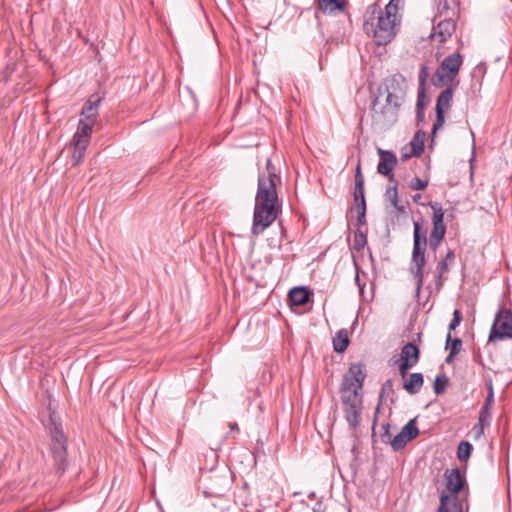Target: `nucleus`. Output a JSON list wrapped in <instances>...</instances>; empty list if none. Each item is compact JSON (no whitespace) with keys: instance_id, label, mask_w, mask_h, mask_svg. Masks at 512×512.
<instances>
[{"instance_id":"f257e3e1","label":"nucleus","mask_w":512,"mask_h":512,"mask_svg":"<svg viewBox=\"0 0 512 512\" xmlns=\"http://www.w3.org/2000/svg\"><path fill=\"white\" fill-rule=\"evenodd\" d=\"M281 183L280 176L272 166L271 160L266 163V172L258 177L257 192L253 213L251 232L258 236L264 232L277 218L279 199L277 184Z\"/></svg>"},{"instance_id":"f03ea898","label":"nucleus","mask_w":512,"mask_h":512,"mask_svg":"<svg viewBox=\"0 0 512 512\" xmlns=\"http://www.w3.org/2000/svg\"><path fill=\"white\" fill-rule=\"evenodd\" d=\"M406 95L405 79L400 75L386 78L378 87L371 106V117L374 125L389 128L397 120L400 107Z\"/></svg>"},{"instance_id":"7ed1b4c3","label":"nucleus","mask_w":512,"mask_h":512,"mask_svg":"<svg viewBox=\"0 0 512 512\" xmlns=\"http://www.w3.org/2000/svg\"><path fill=\"white\" fill-rule=\"evenodd\" d=\"M364 17L363 29L367 35L373 37L376 45L375 53L379 56V61H383L381 56L386 53V45L396 36V27L400 20L395 15L383 11L377 3L367 8Z\"/></svg>"},{"instance_id":"20e7f679","label":"nucleus","mask_w":512,"mask_h":512,"mask_svg":"<svg viewBox=\"0 0 512 512\" xmlns=\"http://www.w3.org/2000/svg\"><path fill=\"white\" fill-rule=\"evenodd\" d=\"M413 251L411 259V271L416 280V293L418 294L424 282L425 251L427 245V231L422 229L419 222H414Z\"/></svg>"},{"instance_id":"39448f33","label":"nucleus","mask_w":512,"mask_h":512,"mask_svg":"<svg viewBox=\"0 0 512 512\" xmlns=\"http://www.w3.org/2000/svg\"><path fill=\"white\" fill-rule=\"evenodd\" d=\"M48 430L51 438L50 452L54 460L56 472L62 475L67 467V437L61 424L57 423L52 415L50 416Z\"/></svg>"},{"instance_id":"423d86ee","label":"nucleus","mask_w":512,"mask_h":512,"mask_svg":"<svg viewBox=\"0 0 512 512\" xmlns=\"http://www.w3.org/2000/svg\"><path fill=\"white\" fill-rule=\"evenodd\" d=\"M428 205L433 211V228L430 233L429 245L431 250L436 251L446 234V227L444 225V210L439 202H429Z\"/></svg>"},{"instance_id":"0eeeda50","label":"nucleus","mask_w":512,"mask_h":512,"mask_svg":"<svg viewBox=\"0 0 512 512\" xmlns=\"http://www.w3.org/2000/svg\"><path fill=\"white\" fill-rule=\"evenodd\" d=\"M512 338V311L510 309H500L495 315L489 339L504 340Z\"/></svg>"},{"instance_id":"6e6552de","label":"nucleus","mask_w":512,"mask_h":512,"mask_svg":"<svg viewBox=\"0 0 512 512\" xmlns=\"http://www.w3.org/2000/svg\"><path fill=\"white\" fill-rule=\"evenodd\" d=\"M364 376L361 371L354 375L352 379H347L342 388V404L344 406H362V381Z\"/></svg>"},{"instance_id":"1a4fd4ad","label":"nucleus","mask_w":512,"mask_h":512,"mask_svg":"<svg viewBox=\"0 0 512 512\" xmlns=\"http://www.w3.org/2000/svg\"><path fill=\"white\" fill-rule=\"evenodd\" d=\"M420 358V351L419 348L411 343H406L400 352V357L396 361L399 368V373L402 378H406L408 375V370L414 367Z\"/></svg>"},{"instance_id":"9d476101","label":"nucleus","mask_w":512,"mask_h":512,"mask_svg":"<svg viewBox=\"0 0 512 512\" xmlns=\"http://www.w3.org/2000/svg\"><path fill=\"white\" fill-rule=\"evenodd\" d=\"M418 434L419 430L416 426V420L412 419L402 427L401 431L396 436L388 438L389 444L394 451H399L404 448L409 441L416 438Z\"/></svg>"},{"instance_id":"9b49d317","label":"nucleus","mask_w":512,"mask_h":512,"mask_svg":"<svg viewBox=\"0 0 512 512\" xmlns=\"http://www.w3.org/2000/svg\"><path fill=\"white\" fill-rule=\"evenodd\" d=\"M440 20L433 25L430 37L438 39L440 43H444L450 38L456 30V21L458 18H447L442 17Z\"/></svg>"},{"instance_id":"f8f14e48","label":"nucleus","mask_w":512,"mask_h":512,"mask_svg":"<svg viewBox=\"0 0 512 512\" xmlns=\"http://www.w3.org/2000/svg\"><path fill=\"white\" fill-rule=\"evenodd\" d=\"M378 154L380 159L377 165V172L381 175L387 176L389 182L394 181L392 171L397 164L396 155L392 151L381 148L378 149Z\"/></svg>"},{"instance_id":"ddd939ff","label":"nucleus","mask_w":512,"mask_h":512,"mask_svg":"<svg viewBox=\"0 0 512 512\" xmlns=\"http://www.w3.org/2000/svg\"><path fill=\"white\" fill-rule=\"evenodd\" d=\"M94 124L95 121L80 119L76 133L73 136L74 146L81 147L82 149L87 148Z\"/></svg>"},{"instance_id":"4468645a","label":"nucleus","mask_w":512,"mask_h":512,"mask_svg":"<svg viewBox=\"0 0 512 512\" xmlns=\"http://www.w3.org/2000/svg\"><path fill=\"white\" fill-rule=\"evenodd\" d=\"M465 504L466 503L463 500H460L457 495H447L442 493L438 512H464Z\"/></svg>"},{"instance_id":"2eb2a0df","label":"nucleus","mask_w":512,"mask_h":512,"mask_svg":"<svg viewBox=\"0 0 512 512\" xmlns=\"http://www.w3.org/2000/svg\"><path fill=\"white\" fill-rule=\"evenodd\" d=\"M312 292L305 286H297L288 292V302L291 306H303L310 302Z\"/></svg>"},{"instance_id":"dca6fc26","label":"nucleus","mask_w":512,"mask_h":512,"mask_svg":"<svg viewBox=\"0 0 512 512\" xmlns=\"http://www.w3.org/2000/svg\"><path fill=\"white\" fill-rule=\"evenodd\" d=\"M455 261L454 251L449 250L445 257L438 263L436 267V277H435V285L438 290L443 287L444 284V274L448 272L449 267Z\"/></svg>"},{"instance_id":"f3484780","label":"nucleus","mask_w":512,"mask_h":512,"mask_svg":"<svg viewBox=\"0 0 512 512\" xmlns=\"http://www.w3.org/2000/svg\"><path fill=\"white\" fill-rule=\"evenodd\" d=\"M446 489L452 493V495H456L463 487L465 479L461 475L460 470L458 468L446 470Z\"/></svg>"},{"instance_id":"a211bd4d","label":"nucleus","mask_w":512,"mask_h":512,"mask_svg":"<svg viewBox=\"0 0 512 512\" xmlns=\"http://www.w3.org/2000/svg\"><path fill=\"white\" fill-rule=\"evenodd\" d=\"M459 5L456 0H440L438 5V16H435L434 23L437 18H458Z\"/></svg>"},{"instance_id":"6ab92c4d","label":"nucleus","mask_w":512,"mask_h":512,"mask_svg":"<svg viewBox=\"0 0 512 512\" xmlns=\"http://www.w3.org/2000/svg\"><path fill=\"white\" fill-rule=\"evenodd\" d=\"M436 60L440 62V64H462L463 57L457 49L454 52L447 53V48L445 46H439L435 53Z\"/></svg>"},{"instance_id":"aec40b11","label":"nucleus","mask_w":512,"mask_h":512,"mask_svg":"<svg viewBox=\"0 0 512 512\" xmlns=\"http://www.w3.org/2000/svg\"><path fill=\"white\" fill-rule=\"evenodd\" d=\"M425 132L422 130H418L409 145L411 147V151L409 153H404L402 157L404 159H408L414 156H420L424 151V140H425Z\"/></svg>"},{"instance_id":"412c9836","label":"nucleus","mask_w":512,"mask_h":512,"mask_svg":"<svg viewBox=\"0 0 512 512\" xmlns=\"http://www.w3.org/2000/svg\"><path fill=\"white\" fill-rule=\"evenodd\" d=\"M428 76L427 66H422L419 72V86L417 93V103L416 108L424 109L426 104L428 103L426 96V79Z\"/></svg>"},{"instance_id":"4be33fe9","label":"nucleus","mask_w":512,"mask_h":512,"mask_svg":"<svg viewBox=\"0 0 512 512\" xmlns=\"http://www.w3.org/2000/svg\"><path fill=\"white\" fill-rule=\"evenodd\" d=\"M101 98L95 95H92L86 104L83 106L81 115L84 117V121H95V116L98 113V108L101 102Z\"/></svg>"},{"instance_id":"5701e85b","label":"nucleus","mask_w":512,"mask_h":512,"mask_svg":"<svg viewBox=\"0 0 512 512\" xmlns=\"http://www.w3.org/2000/svg\"><path fill=\"white\" fill-rule=\"evenodd\" d=\"M424 383L422 373L416 372L409 375L403 382V388L411 395L417 394Z\"/></svg>"},{"instance_id":"b1692460","label":"nucleus","mask_w":512,"mask_h":512,"mask_svg":"<svg viewBox=\"0 0 512 512\" xmlns=\"http://www.w3.org/2000/svg\"><path fill=\"white\" fill-rule=\"evenodd\" d=\"M343 411L350 428L356 430L360 424L362 406H344Z\"/></svg>"},{"instance_id":"393cba45","label":"nucleus","mask_w":512,"mask_h":512,"mask_svg":"<svg viewBox=\"0 0 512 512\" xmlns=\"http://www.w3.org/2000/svg\"><path fill=\"white\" fill-rule=\"evenodd\" d=\"M347 7V0H322V13L337 15L343 13Z\"/></svg>"},{"instance_id":"a878e982","label":"nucleus","mask_w":512,"mask_h":512,"mask_svg":"<svg viewBox=\"0 0 512 512\" xmlns=\"http://www.w3.org/2000/svg\"><path fill=\"white\" fill-rule=\"evenodd\" d=\"M492 413H486L484 411L479 412L478 421L474 425L472 432L476 439H479L484 435L485 427L489 426Z\"/></svg>"},{"instance_id":"bb28decb","label":"nucleus","mask_w":512,"mask_h":512,"mask_svg":"<svg viewBox=\"0 0 512 512\" xmlns=\"http://www.w3.org/2000/svg\"><path fill=\"white\" fill-rule=\"evenodd\" d=\"M391 183H393V185L387 187L386 192H385V198H386V200H388L391 203V205L397 211L403 213L405 211V207H404V205H401L399 203L397 182L394 180Z\"/></svg>"},{"instance_id":"cd10ccee","label":"nucleus","mask_w":512,"mask_h":512,"mask_svg":"<svg viewBox=\"0 0 512 512\" xmlns=\"http://www.w3.org/2000/svg\"><path fill=\"white\" fill-rule=\"evenodd\" d=\"M349 345L348 333L345 329L339 330L333 338V348L337 353L344 352Z\"/></svg>"},{"instance_id":"c85d7f7f","label":"nucleus","mask_w":512,"mask_h":512,"mask_svg":"<svg viewBox=\"0 0 512 512\" xmlns=\"http://www.w3.org/2000/svg\"><path fill=\"white\" fill-rule=\"evenodd\" d=\"M367 245V230H363L358 227L353 236V241L351 244V249L357 252H360Z\"/></svg>"},{"instance_id":"c756f323","label":"nucleus","mask_w":512,"mask_h":512,"mask_svg":"<svg viewBox=\"0 0 512 512\" xmlns=\"http://www.w3.org/2000/svg\"><path fill=\"white\" fill-rule=\"evenodd\" d=\"M432 81L435 86L442 87L450 84L453 80L448 73H446L445 69L439 66L433 75Z\"/></svg>"},{"instance_id":"7c9ffc66","label":"nucleus","mask_w":512,"mask_h":512,"mask_svg":"<svg viewBox=\"0 0 512 512\" xmlns=\"http://www.w3.org/2000/svg\"><path fill=\"white\" fill-rule=\"evenodd\" d=\"M453 91L451 88H447L440 93L436 103V109H442L443 112L450 107V102L452 100Z\"/></svg>"},{"instance_id":"2f4dec72","label":"nucleus","mask_w":512,"mask_h":512,"mask_svg":"<svg viewBox=\"0 0 512 512\" xmlns=\"http://www.w3.org/2000/svg\"><path fill=\"white\" fill-rule=\"evenodd\" d=\"M473 451V446L467 441H461L457 447V457L460 461H467Z\"/></svg>"},{"instance_id":"473e14b6","label":"nucleus","mask_w":512,"mask_h":512,"mask_svg":"<svg viewBox=\"0 0 512 512\" xmlns=\"http://www.w3.org/2000/svg\"><path fill=\"white\" fill-rule=\"evenodd\" d=\"M449 384L448 378L444 374L437 375L433 383V391L436 395L443 394Z\"/></svg>"},{"instance_id":"72a5a7b5","label":"nucleus","mask_w":512,"mask_h":512,"mask_svg":"<svg viewBox=\"0 0 512 512\" xmlns=\"http://www.w3.org/2000/svg\"><path fill=\"white\" fill-rule=\"evenodd\" d=\"M493 404H494V390H493L492 384L490 383L488 385V393H487L485 402L480 410L484 411L486 413H491Z\"/></svg>"},{"instance_id":"f704fd0d","label":"nucleus","mask_w":512,"mask_h":512,"mask_svg":"<svg viewBox=\"0 0 512 512\" xmlns=\"http://www.w3.org/2000/svg\"><path fill=\"white\" fill-rule=\"evenodd\" d=\"M451 342V346H450V357H454L455 355H457L460 350H461V347H462V340L460 338H454L452 339L451 338V334L450 332L448 333L447 335V344Z\"/></svg>"},{"instance_id":"c9c22d12","label":"nucleus","mask_w":512,"mask_h":512,"mask_svg":"<svg viewBox=\"0 0 512 512\" xmlns=\"http://www.w3.org/2000/svg\"><path fill=\"white\" fill-rule=\"evenodd\" d=\"M445 122V118H444V112L442 109H436V119H435V122L433 124V129H432V134L434 135L436 133V131L441 128L443 126Z\"/></svg>"},{"instance_id":"e433bc0d","label":"nucleus","mask_w":512,"mask_h":512,"mask_svg":"<svg viewBox=\"0 0 512 512\" xmlns=\"http://www.w3.org/2000/svg\"><path fill=\"white\" fill-rule=\"evenodd\" d=\"M428 186V181L418 177L411 180L409 187L412 190H424Z\"/></svg>"},{"instance_id":"4c0bfd02","label":"nucleus","mask_w":512,"mask_h":512,"mask_svg":"<svg viewBox=\"0 0 512 512\" xmlns=\"http://www.w3.org/2000/svg\"><path fill=\"white\" fill-rule=\"evenodd\" d=\"M461 321H462V313L460 310L455 309L453 312V319L451 320V322L449 324V330L450 331L455 330L460 325Z\"/></svg>"},{"instance_id":"58836bf2","label":"nucleus","mask_w":512,"mask_h":512,"mask_svg":"<svg viewBox=\"0 0 512 512\" xmlns=\"http://www.w3.org/2000/svg\"><path fill=\"white\" fill-rule=\"evenodd\" d=\"M355 187L358 186H364V176L362 174V171H361V161L358 160V163H357V166H356V170H355Z\"/></svg>"},{"instance_id":"ea45409f","label":"nucleus","mask_w":512,"mask_h":512,"mask_svg":"<svg viewBox=\"0 0 512 512\" xmlns=\"http://www.w3.org/2000/svg\"><path fill=\"white\" fill-rule=\"evenodd\" d=\"M85 151H86V148L82 149L81 147L74 146V151L72 154V161H73L74 165H77L80 163L81 159L84 156Z\"/></svg>"},{"instance_id":"a19ab883","label":"nucleus","mask_w":512,"mask_h":512,"mask_svg":"<svg viewBox=\"0 0 512 512\" xmlns=\"http://www.w3.org/2000/svg\"><path fill=\"white\" fill-rule=\"evenodd\" d=\"M400 0H390L389 3L385 6V11L388 14H393L397 17L398 9H399Z\"/></svg>"},{"instance_id":"79ce46f5","label":"nucleus","mask_w":512,"mask_h":512,"mask_svg":"<svg viewBox=\"0 0 512 512\" xmlns=\"http://www.w3.org/2000/svg\"><path fill=\"white\" fill-rule=\"evenodd\" d=\"M390 428L391 426L388 423L382 425L383 432L381 433L380 437L383 443H389L388 438H392L390 434Z\"/></svg>"},{"instance_id":"37998d69","label":"nucleus","mask_w":512,"mask_h":512,"mask_svg":"<svg viewBox=\"0 0 512 512\" xmlns=\"http://www.w3.org/2000/svg\"><path fill=\"white\" fill-rule=\"evenodd\" d=\"M460 67L461 66H441V68L445 69L446 73H448L452 80H454L459 73Z\"/></svg>"},{"instance_id":"c03bdc74","label":"nucleus","mask_w":512,"mask_h":512,"mask_svg":"<svg viewBox=\"0 0 512 512\" xmlns=\"http://www.w3.org/2000/svg\"><path fill=\"white\" fill-rule=\"evenodd\" d=\"M354 201L355 202H358L360 200H365V196H364V186H356L354 187Z\"/></svg>"},{"instance_id":"a18cd8bd","label":"nucleus","mask_w":512,"mask_h":512,"mask_svg":"<svg viewBox=\"0 0 512 512\" xmlns=\"http://www.w3.org/2000/svg\"><path fill=\"white\" fill-rule=\"evenodd\" d=\"M355 203H356L355 209H356L357 214L366 213V201L365 200H360Z\"/></svg>"},{"instance_id":"49530a36","label":"nucleus","mask_w":512,"mask_h":512,"mask_svg":"<svg viewBox=\"0 0 512 512\" xmlns=\"http://www.w3.org/2000/svg\"><path fill=\"white\" fill-rule=\"evenodd\" d=\"M357 222L360 228L364 226L366 224V213L357 214Z\"/></svg>"},{"instance_id":"de8ad7c7","label":"nucleus","mask_w":512,"mask_h":512,"mask_svg":"<svg viewBox=\"0 0 512 512\" xmlns=\"http://www.w3.org/2000/svg\"><path fill=\"white\" fill-rule=\"evenodd\" d=\"M416 116L418 120L424 119V109L416 108Z\"/></svg>"},{"instance_id":"09e8293b","label":"nucleus","mask_w":512,"mask_h":512,"mask_svg":"<svg viewBox=\"0 0 512 512\" xmlns=\"http://www.w3.org/2000/svg\"><path fill=\"white\" fill-rule=\"evenodd\" d=\"M355 281H356V284L357 286L359 287L360 289V292L363 293V288H364V284L362 285L361 282H360V277H359V274L358 272L356 273V277H355Z\"/></svg>"},{"instance_id":"8fccbe9b","label":"nucleus","mask_w":512,"mask_h":512,"mask_svg":"<svg viewBox=\"0 0 512 512\" xmlns=\"http://www.w3.org/2000/svg\"><path fill=\"white\" fill-rule=\"evenodd\" d=\"M316 8H315V16L318 17V10L320 9V0H315Z\"/></svg>"},{"instance_id":"3c124183","label":"nucleus","mask_w":512,"mask_h":512,"mask_svg":"<svg viewBox=\"0 0 512 512\" xmlns=\"http://www.w3.org/2000/svg\"><path fill=\"white\" fill-rule=\"evenodd\" d=\"M420 198H421V195H420V194H416V195H414V196H413V200H414L415 202H418V201L420 200Z\"/></svg>"},{"instance_id":"603ef678","label":"nucleus","mask_w":512,"mask_h":512,"mask_svg":"<svg viewBox=\"0 0 512 512\" xmlns=\"http://www.w3.org/2000/svg\"><path fill=\"white\" fill-rule=\"evenodd\" d=\"M452 358H453V357H450V354H449V355L447 356V358H446V362H447V363H450V362H451V360H452Z\"/></svg>"},{"instance_id":"864d4df0","label":"nucleus","mask_w":512,"mask_h":512,"mask_svg":"<svg viewBox=\"0 0 512 512\" xmlns=\"http://www.w3.org/2000/svg\"><path fill=\"white\" fill-rule=\"evenodd\" d=\"M234 429H237V424L236 423L231 425V430H234Z\"/></svg>"},{"instance_id":"5fc2aeb1","label":"nucleus","mask_w":512,"mask_h":512,"mask_svg":"<svg viewBox=\"0 0 512 512\" xmlns=\"http://www.w3.org/2000/svg\"><path fill=\"white\" fill-rule=\"evenodd\" d=\"M315 495H316V493H315V492H312V493L310 494V497H315Z\"/></svg>"},{"instance_id":"6e6d98bb","label":"nucleus","mask_w":512,"mask_h":512,"mask_svg":"<svg viewBox=\"0 0 512 512\" xmlns=\"http://www.w3.org/2000/svg\"><path fill=\"white\" fill-rule=\"evenodd\" d=\"M313 512H318V510L314 507V508H313Z\"/></svg>"}]
</instances>
